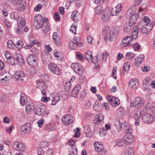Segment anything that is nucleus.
<instances>
[{
	"label": "nucleus",
	"instance_id": "obj_1",
	"mask_svg": "<svg viewBox=\"0 0 155 155\" xmlns=\"http://www.w3.org/2000/svg\"><path fill=\"white\" fill-rule=\"evenodd\" d=\"M103 34H106L104 39L106 42L114 41L116 39L118 34V30L114 28L109 31V28L108 26L104 27L102 29Z\"/></svg>",
	"mask_w": 155,
	"mask_h": 155
},
{
	"label": "nucleus",
	"instance_id": "obj_2",
	"mask_svg": "<svg viewBox=\"0 0 155 155\" xmlns=\"http://www.w3.org/2000/svg\"><path fill=\"white\" fill-rule=\"evenodd\" d=\"M48 19L45 18H44L41 14H38L35 16L34 19V25L37 29L42 27L44 24H46Z\"/></svg>",
	"mask_w": 155,
	"mask_h": 155
},
{
	"label": "nucleus",
	"instance_id": "obj_3",
	"mask_svg": "<svg viewBox=\"0 0 155 155\" xmlns=\"http://www.w3.org/2000/svg\"><path fill=\"white\" fill-rule=\"evenodd\" d=\"M36 87L41 91V93L43 95H46V92L45 90L47 88V86L43 80L40 79L37 80L36 81Z\"/></svg>",
	"mask_w": 155,
	"mask_h": 155
},
{
	"label": "nucleus",
	"instance_id": "obj_4",
	"mask_svg": "<svg viewBox=\"0 0 155 155\" xmlns=\"http://www.w3.org/2000/svg\"><path fill=\"white\" fill-rule=\"evenodd\" d=\"M27 63L32 66H36L38 64V61L36 57L34 54H29L26 57Z\"/></svg>",
	"mask_w": 155,
	"mask_h": 155
},
{
	"label": "nucleus",
	"instance_id": "obj_5",
	"mask_svg": "<svg viewBox=\"0 0 155 155\" xmlns=\"http://www.w3.org/2000/svg\"><path fill=\"white\" fill-rule=\"evenodd\" d=\"M141 31L144 34H147L151 30L153 24V23H150L149 25L147 24V23H145L144 25L140 24Z\"/></svg>",
	"mask_w": 155,
	"mask_h": 155
},
{
	"label": "nucleus",
	"instance_id": "obj_6",
	"mask_svg": "<svg viewBox=\"0 0 155 155\" xmlns=\"http://www.w3.org/2000/svg\"><path fill=\"white\" fill-rule=\"evenodd\" d=\"M48 68L49 70L53 74L57 75L60 74V69L56 64L50 63L48 65Z\"/></svg>",
	"mask_w": 155,
	"mask_h": 155
},
{
	"label": "nucleus",
	"instance_id": "obj_7",
	"mask_svg": "<svg viewBox=\"0 0 155 155\" xmlns=\"http://www.w3.org/2000/svg\"><path fill=\"white\" fill-rule=\"evenodd\" d=\"M61 120L64 124L68 125L73 122L74 118L71 115L66 114L62 116Z\"/></svg>",
	"mask_w": 155,
	"mask_h": 155
},
{
	"label": "nucleus",
	"instance_id": "obj_8",
	"mask_svg": "<svg viewBox=\"0 0 155 155\" xmlns=\"http://www.w3.org/2000/svg\"><path fill=\"white\" fill-rule=\"evenodd\" d=\"M144 104V100L140 97H136L134 100L133 106L138 108L141 107Z\"/></svg>",
	"mask_w": 155,
	"mask_h": 155
},
{
	"label": "nucleus",
	"instance_id": "obj_9",
	"mask_svg": "<svg viewBox=\"0 0 155 155\" xmlns=\"http://www.w3.org/2000/svg\"><path fill=\"white\" fill-rule=\"evenodd\" d=\"M142 117L143 120L146 123H150L154 121V117L152 115L145 112L144 114H142Z\"/></svg>",
	"mask_w": 155,
	"mask_h": 155
},
{
	"label": "nucleus",
	"instance_id": "obj_10",
	"mask_svg": "<svg viewBox=\"0 0 155 155\" xmlns=\"http://www.w3.org/2000/svg\"><path fill=\"white\" fill-rule=\"evenodd\" d=\"M71 67L76 73L79 74H82L83 69L81 64L78 63H73L71 64Z\"/></svg>",
	"mask_w": 155,
	"mask_h": 155
},
{
	"label": "nucleus",
	"instance_id": "obj_11",
	"mask_svg": "<svg viewBox=\"0 0 155 155\" xmlns=\"http://www.w3.org/2000/svg\"><path fill=\"white\" fill-rule=\"evenodd\" d=\"M122 7L121 4L119 3L114 8L110 9V14L112 16H116L121 11Z\"/></svg>",
	"mask_w": 155,
	"mask_h": 155
},
{
	"label": "nucleus",
	"instance_id": "obj_12",
	"mask_svg": "<svg viewBox=\"0 0 155 155\" xmlns=\"http://www.w3.org/2000/svg\"><path fill=\"white\" fill-rule=\"evenodd\" d=\"M132 40L131 36L125 37L122 41L121 46H122V47L130 46Z\"/></svg>",
	"mask_w": 155,
	"mask_h": 155
},
{
	"label": "nucleus",
	"instance_id": "obj_13",
	"mask_svg": "<svg viewBox=\"0 0 155 155\" xmlns=\"http://www.w3.org/2000/svg\"><path fill=\"white\" fill-rule=\"evenodd\" d=\"M123 139L125 143V145L127 146L132 143L134 140V137L131 133L126 134Z\"/></svg>",
	"mask_w": 155,
	"mask_h": 155
},
{
	"label": "nucleus",
	"instance_id": "obj_14",
	"mask_svg": "<svg viewBox=\"0 0 155 155\" xmlns=\"http://www.w3.org/2000/svg\"><path fill=\"white\" fill-rule=\"evenodd\" d=\"M102 55H97V56L92 58L91 59L92 62L95 64H96L93 69H97L99 67V62L102 59Z\"/></svg>",
	"mask_w": 155,
	"mask_h": 155
},
{
	"label": "nucleus",
	"instance_id": "obj_15",
	"mask_svg": "<svg viewBox=\"0 0 155 155\" xmlns=\"http://www.w3.org/2000/svg\"><path fill=\"white\" fill-rule=\"evenodd\" d=\"M110 9L109 8H106L103 12L101 15V19L103 21L105 22L107 21L110 17Z\"/></svg>",
	"mask_w": 155,
	"mask_h": 155
},
{
	"label": "nucleus",
	"instance_id": "obj_16",
	"mask_svg": "<svg viewBox=\"0 0 155 155\" xmlns=\"http://www.w3.org/2000/svg\"><path fill=\"white\" fill-rule=\"evenodd\" d=\"M52 38L56 45L57 47H60L61 45V38L56 32L53 33Z\"/></svg>",
	"mask_w": 155,
	"mask_h": 155
},
{
	"label": "nucleus",
	"instance_id": "obj_17",
	"mask_svg": "<svg viewBox=\"0 0 155 155\" xmlns=\"http://www.w3.org/2000/svg\"><path fill=\"white\" fill-rule=\"evenodd\" d=\"M129 87L133 90L137 89L139 86V83L136 78L131 79L129 84Z\"/></svg>",
	"mask_w": 155,
	"mask_h": 155
},
{
	"label": "nucleus",
	"instance_id": "obj_18",
	"mask_svg": "<svg viewBox=\"0 0 155 155\" xmlns=\"http://www.w3.org/2000/svg\"><path fill=\"white\" fill-rule=\"evenodd\" d=\"M14 76L16 79L20 81L23 80L25 77L23 72L20 70H18L15 71Z\"/></svg>",
	"mask_w": 155,
	"mask_h": 155
},
{
	"label": "nucleus",
	"instance_id": "obj_19",
	"mask_svg": "<svg viewBox=\"0 0 155 155\" xmlns=\"http://www.w3.org/2000/svg\"><path fill=\"white\" fill-rule=\"evenodd\" d=\"M94 144L96 151L98 153H101L103 151L104 147L101 143L96 142L94 143Z\"/></svg>",
	"mask_w": 155,
	"mask_h": 155
},
{
	"label": "nucleus",
	"instance_id": "obj_20",
	"mask_svg": "<svg viewBox=\"0 0 155 155\" xmlns=\"http://www.w3.org/2000/svg\"><path fill=\"white\" fill-rule=\"evenodd\" d=\"M144 59V56L143 54L139 55L135 59V64L137 67H139Z\"/></svg>",
	"mask_w": 155,
	"mask_h": 155
},
{
	"label": "nucleus",
	"instance_id": "obj_21",
	"mask_svg": "<svg viewBox=\"0 0 155 155\" xmlns=\"http://www.w3.org/2000/svg\"><path fill=\"white\" fill-rule=\"evenodd\" d=\"M144 112L143 110H140V111H138L134 115V118L136 120L135 122V124L137 126L139 124L140 120L139 119H140L142 117V115L144 114Z\"/></svg>",
	"mask_w": 155,
	"mask_h": 155
},
{
	"label": "nucleus",
	"instance_id": "obj_22",
	"mask_svg": "<svg viewBox=\"0 0 155 155\" xmlns=\"http://www.w3.org/2000/svg\"><path fill=\"white\" fill-rule=\"evenodd\" d=\"M26 3L24 1L19 0L16 2V5L18 7L17 10L19 11H23L25 8Z\"/></svg>",
	"mask_w": 155,
	"mask_h": 155
},
{
	"label": "nucleus",
	"instance_id": "obj_23",
	"mask_svg": "<svg viewBox=\"0 0 155 155\" xmlns=\"http://www.w3.org/2000/svg\"><path fill=\"white\" fill-rule=\"evenodd\" d=\"M15 58L16 61L18 62L20 66H22L23 64L24 60L22 56L20 54L15 53Z\"/></svg>",
	"mask_w": 155,
	"mask_h": 155
},
{
	"label": "nucleus",
	"instance_id": "obj_24",
	"mask_svg": "<svg viewBox=\"0 0 155 155\" xmlns=\"http://www.w3.org/2000/svg\"><path fill=\"white\" fill-rule=\"evenodd\" d=\"M73 43L77 46L81 47L83 45V41L79 37L73 38Z\"/></svg>",
	"mask_w": 155,
	"mask_h": 155
},
{
	"label": "nucleus",
	"instance_id": "obj_25",
	"mask_svg": "<svg viewBox=\"0 0 155 155\" xmlns=\"http://www.w3.org/2000/svg\"><path fill=\"white\" fill-rule=\"evenodd\" d=\"M104 116L101 114H97L94 120L95 124H99L101 123L104 120Z\"/></svg>",
	"mask_w": 155,
	"mask_h": 155
},
{
	"label": "nucleus",
	"instance_id": "obj_26",
	"mask_svg": "<svg viewBox=\"0 0 155 155\" xmlns=\"http://www.w3.org/2000/svg\"><path fill=\"white\" fill-rule=\"evenodd\" d=\"M45 109V107L43 105L35 108V113L38 115H41L44 112Z\"/></svg>",
	"mask_w": 155,
	"mask_h": 155
},
{
	"label": "nucleus",
	"instance_id": "obj_27",
	"mask_svg": "<svg viewBox=\"0 0 155 155\" xmlns=\"http://www.w3.org/2000/svg\"><path fill=\"white\" fill-rule=\"evenodd\" d=\"M11 77L6 75V74L3 73L0 74V82L4 83L10 80Z\"/></svg>",
	"mask_w": 155,
	"mask_h": 155
},
{
	"label": "nucleus",
	"instance_id": "obj_28",
	"mask_svg": "<svg viewBox=\"0 0 155 155\" xmlns=\"http://www.w3.org/2000/svg\"><path fill=\"white\" fill-rule=\"evenodd\" d=\"M124 125L123 129L127 133H132V127L130 125V124L127 122H125L123 123Z\"/></svg>",
	"mask_w": 155,
	"mask_h": 155
},
{
	"label": "nucleus",
	"instance_id": "obj_29",
	"mask_svg": "<svg viewBox=\"0 0 155 155\" xmlns=\"http://www.w3.org/2000/svg\"><path fill=\"white\" fill-rule=\"evenodd\" d=\"M30 125L29 123H27L22 126L20 128V131L24 132H29L31 130Z\"/></svg>",
	"mask_w": 155,
	"mask_h": 155
},
{
	"label": "nucleus",
	"instance_id": "obj_30",
	"mask_svg": "<svg viewBox=\"0 0 155 155\" xmlns=\"http://www.w3.org/2000/svg\"><path fill=\"white\" fill-rule=\"evenodd\" d=\"M81 86L80 84H78L74 88L72 92L71 96L75 97H77L79 90L81 89Z\"/></svg>",
	"mask_w": 155,
	"mask_h": 155
},
{
	"label": "nucleus",
	"instance_id": "obj_31",
	"mask_svg": "<svg viewBox=\"0 0 155 155\" xmlns=\"http://www.w3.org/2000/svg\"><path fill=\"white\" fill-rule=\"evenodd\" d=\"M35 107L34 104L31 102L28 103L26 106V111L27 113L28 114L31 112Z\"/></svg>",
	"mask_w": 155,
	"mask_h": 155
},
{
	"label": "nucleus",
	"instance_id": "obj_32",
	"mask_svg": "<svg viewBox=\"0 0 155 155\" xmlns=\"http://www.w3.org/2000/svg\"><path fill=\"white\" fill-rule=\"evenodd\" d=\"M133 32L131 37L132 39H136L138 37V33L139 32L138 26H136L133 29Z\"/></svg>",
	"mask_w": 155,
	"mask_h": 155
},
{
	"label": "nucleus",
	"instance_id": "obj_33",
	"mask_svg": "<svg viewBox=\"0 0 155 155\" xmlns=\"http://www.w3.org/2000/svg\"><path fill=\"white\" fill-rule=\"evenodd\" d=\"M51 100L52 101L51 104L55 105L60 101V97L57 94L53 95V96L51 97Z\"/></svg>",
	"mask_w": 155,
	"mask_h": 155
},
{
	"label": "nucleus",
	"instance_id": "obj_34",
	"mask_svg": "<svg viewBox=\"0 0 155 155\" xmlns=\"http://www.w3.org/2000/svg\"><path fill=\"white\" fill-rule=\"evenodd\" d=\"M20 103L22 106H24L27 100V97L25 94L22 93L21 94L20 97Z\"/></svg>",
	"mask_w": 155,
	"mask_h": 155
},
{
	"label": "nucleus",
	"instance_id": "obj_35",
	"mask_svg": "<svg viewBox=\"0 0 155 155\" xmlns=\"http://www.w3.org/2000/svg\"><path fill=\"white\" fill-rule=\"evenodd\" d=\"M130 66V62H126L124 65L123 67V73L125 74L129 70Z\"/></svg>",
	"mask_w": 155,
	"mask_h": 155
},
{
	"label": "nucleus",
	"instance_id": "obj_36",
	"mask_svg": "<svg viewBox=\"0 0 155 155\" xmlns=\"http://www.w3.org/2000/svg\"><path fill=\"white\" fill-rule=\"evenodd\" d=\"M120 104L119 99L118 97H113L112 102L110 104L112 106L116 107Z\"/></svg>",
	"mask_w": 155,
	"mask_h": 155
},
{
	"label": "nucleus",
	"instance_id": "obj_37",
	"mask_svg": "<svg viewBox=\"0 0 155 155\" xmlns=\"http://www.w3.org/2000/svg\"><path fill=\"white\" fill-rule=\"evenodd\" d=\"M19 19H18L17 23H19L18 27L22 28L25 24L26 22L24 19L21 17H20Z\"/></svg>",
	"mask_w": 155,
	"mask_h": 155
},
{
	"label": "nucleus",
	"instance_id": "obj_38",
	"mask_svg": "<svg viewBox=\"0 0 155 155\" xmlns=\"http://www.w3.org/2000/svg\"><path fill=\"white\" fill-rule=\"evenodd\" d=\"M84 130L87 137H90L92 135L91 130L89 126L85 127L84 128Z\"/></svg>",
	"mask_w": 155,
	"mask_h": 155
},
{
	"label": "nucleus",
	"instance_id": "obj_39",
	"mask_svg": "<svg viewBox=\"0 0 155 155\" xmlns=\"http://www.w3.org/2000/svg\"><path fill=\"white\" fill-rule=\"evenodd\" d=\"M116 144L119 147L122 146L124 145L125 146H127L125 145V143L124 139H119L117 140L115 142Z\"/></svg>",
	"mask_w": 155,
	"mask_h": 155
},
{
	"label": "nucleus",
	"instance_id": "obj_40",
	"mask_svg": "<svg viewBox=\"0 0 155 155\" xmlns=\"http://www.w3.org/2000/svg\"><path fill=\"white\" fill-rule=\"evenodd\" d=\"M10 17L12 19L14 20L17 21H18V19H19L20 17L18 15V14L16 12H12L10 14Z\"/></svg>",
	"mask_w": 155,
	"mask_h": 155
},
{
	"label": "nucleus",
	"instance_id": "obj_41",
	"mask_svg": "<svg viewBox=\"0 0 155 155\" xmlns=\"http://www.w3.org/2000/svg\"><path fill=\"white\" fill-rule=\"evenodd\" d=\"M94 10L97 14H99L103 12V8L101 6H97L95 8Z\"/></svg>",
	"mask_w": 155,
	"mask_h": 155
},
{
	"label": "nucleus",
	"instance_id": "obj_42",
	"mask_svg": "<svg viewBox=\"0 0 155 155\" xmlns=\"http://www.w3.org/2000/svg\"><path fill=\"white\" fill-rule=\"evenodd\" d=\"M41 57L43 61H50L51 59L50 55L49 54H45L44 55H42Z\"/></svg>",
	"mask_w": 155,
	"mask_h": 155
},
{
	"label": "nucleus",
	"instance_id": "obj_43",
	"mask_svg": "<svg viewBox=\"0 0 155 155\" xmlns=\"http://www.w3.org/2000/svg\"><path fill=\"white\" fill-rule=\"evenodd\" d=\"M25 149L26 147L23 143H20L16 150L19 151H22L25 150Z\"/></svg>",
	"mask_w": 155,
	"mask_h": 155
},
{
	"label": "nucleus",
	"instance_id": "obj_44",
	"mask_svg": "<svg viewBox=\"0 0 155 155\" xmlns=\"http://www.w3.org/2000/svg\"><path fill=\"white\" fill-rule=\"evenodd\" d=\"M92 52L90 51H87L85 54V58L87 60H89L93 58Z\"/></svg>",
	"mask_w": 155,
	"mask_h": 155
},
{
	"label": "nucleus",
	"instance_id": "obj_45",
	"mask_svg": "<svg viewBox=\"0 0 155 155\" xmlns=\"http://www.w3.org/2000/svg\"><path fill=\"white\" fill-rule=\"evenodd\" d=\"M115 126L116 129L118 131H120L121 130L122 128L123 127L122 126V124H120L119 121H117L115 123Z\"/></svg>",
	"mask_w": 155,
	"mask_h": 155
},
{
	"label": "nucleus",
	"instance_id": "obj_46",
	"mask_svg": "<svg viewBox=\"0 0 155 155\" xmlns=\"http://www.w3.org/2000/svg\"><path fill=\"white\" fill-rule=\"evenodd\" d=\"M133 148H128L126 150L124 155H133Z\"/></svg>",
	"mask_w": 155,
	"mask_h": 155
},
{
	"label": "nucleus",
	"instance_id": "obj_47",
	"mask_svg": "<svg viewBox=\"0 0 155 155\" xmlns=\"http://www.w3.org/2000/svg\"><path fill=\"white\" fill-rule=\"evenodd\" d=\"M134 53L131 52L127 53L126 54V57L127 59L130 60L134 58Z\"/></svg>",
	"mask_w": 155,
	"mask_h": 155
},
{
	"label": "nucleus",
	"instance_id": "obj_48",
	"mask_svg": "<svg viewBox=\"0 0 155 155\" xmlns=\"http://www.w3.org/2000/svg\"><path fill=\"white\" fill-rule=\"evenodd\" d=\"M150 78L148 77H146L143 81V86L146 87V85H147V84H150Z\"/></svg>",
	"mask_w": 155,
	"mask_h": 155
},
{
	"label": "nucleus",
	"instance_id": "obj_49",
	"mask_svg": "<svg viewBox=\"0 0 155 155\" xmlns=\"http://www.w3.org/2000/svg\"><path fill=\"white\" fill-rule=\"evenodd\" d=\"M150 20L148 17H144L143 19V21L141 22V24L144 25L145 22L146 23H147V24L149 25L150 23H150Z\"/></svg>",
	"mask_w": 155,
	"mask_h": 155
},
{
	"label": "nucleus",
	"instance_id": "obj_50",
	"mask_svg": "<svg viewBox=\"0 0 155 155\" xmlns=\"http://www.w3.org/2000/svg\"><path fill=\"white\" fill-rule=\"evenodd\" d=\"M7 47L9 48H12L14 47V44L12 40H8L7 43Z\"/></svg>",
	"mask_w": 155,
	"mask_h": 155
},
{
	"label": "nucleus",
	"instance_id": "obj_51",
	"mask_svg": "<svg viewBox=\"0 0 155 155\" xmlns=\"http://www.w3.org/2000/svg\"><path fill=\"white\" fill-rule=\"evenodd\" d=\"M106 131L104 128H101L99 129V134L100 136H104L106 134Z\"/></svg>",
	"mask_w": 155,
	"mask_h": 155
},
{
	"label": "nucleus",
	"instance_id": "obj_52",
	"mask_svg": "<svg viewBox=\"0 0 155 155\" xmlns=\"http://www.w3.org/2000/svg\"><path fill=\"white\" fill-rule=\"evenodd\" d=\"M23 42L21 40H18L15 46L18 49L21 48L23 47Z\"/></svg>",
	"mask_w": 155,
	"mask_h": 155
},
{
	"label": "nucleus",
	"instance_id": "obj_53",
	"mask_svg": "<svg viewBox=\"0 0 155 155\" xmlns=\"http://www.w3.org/2000/svg\"><path fill=\"white\" fill-rule=\"evenodd\" d=\"M131 27L127 24H125L124 28V31L126 32L127 33L130 31Z\"/></svg>",
	"mask_w": 155,
	"mask_h": 155
},
{
	"label": "nucleus",
	"instance_id": "obj_54",
	"mask_svg": "<svg viewBox=\"0 0 155 155\" xmlns=\"http://www.w3.org/2000/svg\"><path fill=\"white\" fill-rule=\"evenodd\" d=\"M132 46L134 49L135 51H137L139 50L140 48V46L137 43H136L133 44H132Z\"/></svg>",
	"mask_w": 155,
	"mask_h": 155
},
{
	"label": "nucleus",
	"instance_id": "obj_55",
	"mask_svg": "<svg viewBox=\"0 0 155 155\" xmlns=\"http://www.w3.org/2000/svg\"><path fill=\"white\" fill-rule=\"evenodd\" d=\"M74 147H70L69 150H71L70 151L72 152L73 154L76 155L78 153V151L77 149L76 148H74Z\"/></svg>",
	"mask_w": 155,
	"mask_h": 155
},
{
	"label": "nucleus",
	"instance_id": "obj_56",
	"mask_svg": "<svg viewBox=\"0 0 155 155\" xmlns=\"http://www.w3.org/2000/svg\"><path fill=\"white\" fill-rule=\"evenodd\" d=\"M76 25L73 24L71 27L70 29V31L72 32L74 34H75L76 33Z\"/></svg>",
	"mask_w": 155,
	"mask_h": 155
},
{
	"label": "nucleus",
	"instance_id": "obj_57",
	"mask_svg": "<svg viewBox=\"0 0 155 155\" xmlns=\"http://www.w3.org/2000/svg\"><path fill=\"white\" fill-rule=\"evenodd\" d=\"M124 109L121 107H119L117 110V112L120 115H123L124 113Z\"/></svg>",
	"mask_w": 155,
	"mask_h": 155
},
{
	"label": "nucleus",
	"instance_id": "obj_58",
	"mask_svg": "<svg viewBox=\"0 0 155 155\" xmlns=\"http://www.w3.org/2000/svg\"><path fill=\"white\" fill-rule=\"evenodd\" d=\"M137 20V18L135 17V15H131L129 19V22H133V23H135Z\"/></svg>",
	"mask_w": 155,
	"mask_h": 155
},
{
	"label": "nucleus",
	"instance_id": "obj_59",
	"mask_svg": "<svg viewBox=\"0 0 155 155\" xmlns=\"http://www.w3.org/2000/svg\"><path fill=\"white\" fill-rule=\"evenodd\" d=\"M44 123V120L43 119L39 120L38 122V127L40 128L42 127Z\"/></svg>",
	"mask_w": 155,
	"mask_h": 155
},
{
	"label": "nucleus",
	"instance_id": "obj_60",
	"mask_svg": "<svg viewBox=\"0 0 155 155\" xmlns=\"http://www.w3.org/2000/svg\"><path fill=\"white\" fill-rule=\"evenodd\" d=\"M40 146L41 147L44 148L48 147L49 145L48 143L47 142L43 141L40 144Z\"/></svg>",
	"mask_w": 155,
	"mask_h": 155
},
{
	"label": "nucleus",
	"instance_id": "obj_61",
	"mask_svg": "<svg viewBox=\"0 0 155 155\" xmlns=\"http://www.w3.org/2000/svg\"><path fill=\"white\" fill-rule=\"evenodd\" d=\"M75 77H72L70 79V81H68L66 83V85L65 87H68V88L70 89V87L71 86V81H73L75 79Z\"/></svg>",
	"mask_w": 155,
	"mask_h": 155
},
{
	"label": "nucleus",
	"instance_id": "obj_62",
	"mask_svg": "<svg viewBox=\"0 0 155 155\" xmlns=\"http://www.w3.org/2000/svg\"><path fill=\"white\" fill-rule=\"evenodd\" d=\"M54 18L55 20L56 21H58L60 18L59 14L57 12H55L54 14Z\"/></svg>",
	"mask_w": 155,
	"mask_h": 155
},
{
	"label": "nucleus",
	"instance_id": "obj_63",
	"mask_svg": "<svg viewBox=\"0 0 155 155\" xmlns=\"http://www.w3.org/2000/svg\"><path fill=\"white\" fill-rule=\"evenodd\" d=\"M99 102L98 101H95V103L93 106V107L95 110H98L97 108L99 107Z\"/></svg>",
	"mask_w": 155,
	"mask_h": 155
},
{
	"label": "nucleus",
	"instance_id": "obj_64",
	"mask_svg": "<svg viewBox=\"0 0 155 155\" xmlns=\"http://www.w3.org/2000/svg\"><path fill=\"white\" fill-rule=\"evenodd\" d=\"M50 98L47 97H43L41 100V101L43 102L46 103L48 101L50 100Z\"/></svg>",
	"mask_w": 155,
	"mask_h": 155
}]
</instances>
